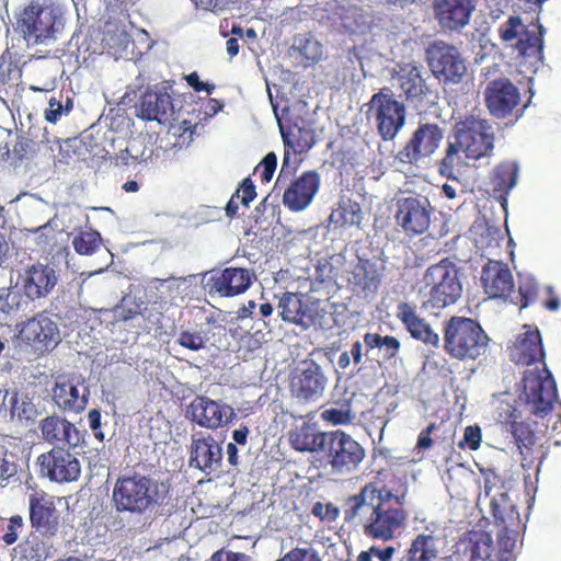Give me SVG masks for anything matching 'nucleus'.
<instances>
[{
  "label": "nucleus",
  "mask_w": 561,
  "mask_h": 561,
  "mask_svg": "<svg viewBox=\"0 0 561 561\" xmlns=\"http://www.w3.org/2000/svg\"><path fill=\"white\" fill-rule=\"evenodd\" d=\"M57 16V9L53 3L32 1L23 10L19 27L26 41L43 43L54 36Z\"/></svg>",
  "instance_id": "nucleus-10"
},
{
  "label": "nucleus",
  "mask_w": 561,
  "mask_h": 561,
  "mask_svg": "<svg viewBox=\"0 0 561 561\" xmlns=\"http://www.w3.org/2000/svg\"><path fill=\"white\" fill-rule=\"evenodd\" d=\"M329 432L318 431L313 425L304 423L288 434L290 446L300 453H320L322 455Z\"/></svg>",
  "instance_id": "nucleus-35"
},
{
  "label": "nucleus",
  "mask_w": 561,
  "mask_h": 561,
  "mask_svg": "<svg viewBox=\"0 0 561 561\" xmlns=\"http://www.w3.org/2000/svg\"><path fill=\"white\" fill-rule=\"evenodd\" d=\"M319 186L320 175L306 171L285 190L283 203L291 211H301L312 202Z\"/></svg>",
  "instance_id": "nucleus-27"
},
{
  "label": "nucleus",
  "mask_w": 561,
  "mask_h": 561,
  "mask_svg": "<svg viewBox=\"0 0 561 561\" xmlns=\"http://www.w3.org/2000/svg\"><path fill=\"white\" fill-rule=\"evenodd\" d=\"M262 167L261 181L262 183H268L277 167V157L274 152H268L260 163Z\"/></svg>",
  "instance_id": "nucleus-61"
},
{
  "label": "nucleus",
  "mask_w": 561,
  "mask_h": 561,
  "mask_svg": "<svg viewBox=\"0 0 561 561\" xmlns=\"http://www.w3.org/2000/svg\"><path fill=\"white\" fill-rule=\"evenodd\" d=\"M176 342L191 351H199L205 347L204 337L199 332L182 331Z\"/></svg>",
  "instance_id": "nucleus-58"
},
{
  "label": "nucleus",
  "mask_w": 561,
  "mask_h": 561,
  "mask_svg": "<svg viewBox=\"0 0 561 561\" xmlns=\"http://www.w3.org/2000/svg\"><path fill=\"white\" fill-rule=\"evenodd\" d=\"M432 213L433 207L426 196L410 195L397 199L394 218L403 232L413 238L428 230Z\"/></svg>",
  "instance_id": "nucleus-11"
},
{
  "label": "nucleus",
  "mask_w": 561,
  "mask_h": 561,
  "mask_svg": "<svg viewBox=\"0 0 561 561\" xmlns=\"http://www.w3.org/2000/svg\"><path fill=\"white\" fill-rule=\"evenodd\" d=\"M146 159L145 151H140L138 148V141L131 140L124 149L110 157V164L119 172H126L135 169Z\"/></svg>",
  "instance_id": "nucleus-42"
},
{
  "label": "nucleus",
  "mask_w": 561,
  "mask_h": 561,
  "mask_svg": "<svg viewBox=\"0 0 561 561\" xmlns=\"http://www.w3.org/2000/svg\"><path fill=\"white\" fill-rule=\"evenodd\" d=\"M186 415L192 422L208 430L224 427L236 417L229 404L206 396L195 397L187 407Z\"/></svg>",
  "instance_id": "nucleus-18"
},
{
  "label": "nucleus",
  "mask_w": 561,
  "mask_h": 561,
  "mask_svg": "<svg viewBox=\"0 0 561 561\" xmlns=\"http://www.w3.org/2000/svg\"><path fill=\"white\" fill-rule=\"evenodd\" d=\"M321 420L332 425H347L355 419L350 408L336 409L330 408L321 412Z\"/></svg>",
  "instance_id": "nucleus-51"
},
{
  "label": "nucleus",
  "mask_w": 561,
  "mask_h": 561,
  "mask_svg": "<svg viewBox=\"0 0 561 561\" xmlns=\"http://www.w3.org/2000/svg\"><path fill=\"white\" fill-rule=\"evenodd\" d=\"M481 442V431L478 426H468L465 430L463 439L459 444L460 447L467 445L471 450H477Z\"/></svg>",
  "instance_id": "nucleus-62"
},
{
  "label": "nucleus",
  "mask_w": 561,
  "mask_h": 561,
  "mask_svg": "<svg viewBox=\"0 0 561 561\" xmlns=\"http://www.w3.org/2000/svg\"><path fill=\"white\" fill-rule=\"evenodd\" d=\"M14 551L25 561H42L43 559V543L36 538L23 540L14 548Z\"/></svg>",
  "instance_id": "nucleus-48"
},
{
  "label": "nucleus",
  "mask_w": 561,
  "mask_h": 561,
  "mask_svg": "<svg viewBox=\"0 0 561 561\" xmlns=\"http://www.w3.org/2000/svg\"><path fill=\"white\" fill-rule=\"evenodd\" d=\"M31 527L43 537H55L60 527V516L54 497L44 491L28 496Z\"/></svg>",
  "instance_id": "nucleus-19"
},
{
  "label": "nucleus",
  "mask_w": 561,
  "mask_h": 561,
  "mask_svg": "<svg viewBox=\"0 0 561 561\" xmlns=\"http://www.w3.org/2000/svg\"><path fill=\"white\" fill-rule=\"evenodd\" d=\"M511 360L517 365L530 366L537 362L542 368L527 369L522 380L519 399L538 416L548 415L558 398L557 385L545 363V351L538 329L520 334L510 348Z\"/></svg>",
  "instance_id": "nucleus-2"
},
{
  "label": "nucleus",
  "mask_w": 561,
  "mask_h": 561,
  "mask_svg": "<svg viewBox=\"0 0 561 561\" xmlns=\"http://www.w3.org/2000/svg\"><path fill=\"white\" fill-rule=\"evenodd\" d=\"M367 107L368 118L374 121L380 138L393 140L405 124V105L394 98L390 88L385 87L373 94Z\"/></svg>",
  "instance_id": "nucleus-7"
},
{
  "label": "nucleus",
  "mask_w": 561,
  "mask_h": 561,
  "mask_svg": "<svg viewBox=\"0 0 561 561\" xmlns=\"http://www.w3.org/2000/svg\"><path fill=\"white\" fill-rule=\"evenodd\" d=\"M489 336L471 318L454 316L444 327V348L457 359H476L485 350Z\"/></svg>",
  "instance_id": "nucleus-6"
},
{
  "label": "nucleus",
  "mask_w": 561,
  "mask_h": 561,
  "mask_svg": "<svg viewBox=\"0 0 561 561\" xmlns=\"http://www.w3.org/2000/svg\"><path fill=\"white\" fill-rule=\"evenodd\" d=\"M433 10L442 28L459 31L469 23L474 3L473 0H434Z\"/></svg>",
  "instance_id": "nucleus-25"
},
{
  "label": "nucleus",
  "mask_w": 561,
  "mask_h": 561,
  "mask_svg": "<svg viewBox=\"0 0 561 561\" xmlns=\"http://www.w3.org/2000/svg\"><path fill=\"white\" fill-rule=\"evenodd\" d=\"M210 561H251V558L242 552L221 549L213 553Z\"/></svg>",
  "instance_id": "nucleus-64"
},
{
  "label": "nucleus",
  "mask_w": 561,
  "mask_h": 561,
  "mask_svg": "<svg viewBox=\"0 0 561 561\" xmlns=\"http://www.w3.org/2000/svg\"><path fill=\"white\" fill-rule=\"evenodd\" d=\"M397 549L393 546H387L385 548L371 546L368 550L362 551L357 556L356 561H373L374 558L379 561H391Z\"/></svg>",
  "instance_id": "nucleus-53"
},
{
  "label": "nucleus",
  "mask_w": 561,
  "mask_h": 561,
  "mask_svg": "<svg viewBox=\"0 0 561 561\" xmlns=\"http://www.w3.org/2000/svg\"><path fill=\"white\" fill-rule=\"evenodd\" d=\"M18 472V466L12 460V455H9L8 448L0 444V480L8 481Z\"/></svg>",
  "instance_id": "nucleus-57"
},
{
  "label": "nucleus",
  "mask_w": 561,
  "mask_h": 561,
  "mask_svg": "<svg viewBox=\"0 0 561 561\" xmlns=\"http://www.w3.org/2000/svg\"><path fill=\"white\" fill-rule=\"evenodd\" d=\"M519 103L520 93L508 79L493 80V117L510 118L506 125H513L523 114Z\"/></svg>",
  "instance_id": "nucleus-26"
},
{
  "label": "nucleus",
  "mask_w": 561,
  "mask_h": 561,
  "mask_svg": "<svg viewBox=\"0 0 561 561\" xmlns=\"http://www.w3.org/2000/svg\"><path fill=\"white\" fill-rule=\"evenodd\" d=\"M501 491L493 495V524L499 528L496 561H515L514 549L520 529V516L512 495L516 491L511 480L501 479L493 471V489Z\"/></svg>",
  "instance_id": "nucleus-4"
},
{
  "label": "nucleus",
  "mask_w": 561,
  "mask_h": 561,
  "mask_svg": "<svg viewBox=\"0 0 561 561\" xmlns=\"http://www.w3.org/2000/svg\"><path fill=\"white\" fill-rule=\"evenodd\" d=\"M469 556V561H490L491 535L483 529L473 528L456 543V552Z\"/></svg>",
  "instance_id": "nucleus-36"
},
{
  "label": "nucleus",
  "mask_w": 561,
  "mask_h": 561,
  "mask_svg": "<svg viewBox=\"0 0 561 561\" xmlns=\"http://www.w3.org/2000/svg\"><path fill=\"white\" fill-rule=\"evenodd\" d=\"M422 283L421 291L426 297L422 307L425 309H444L451 306L462 293L458 270L449 259H444L427 267Z\"/></svg>",
  "instance_id": "nucleus-5"
},
{
  "label": "nucleus",
  "mask_w": 561,
  "mask_h": 561,
  "mask_svg": "<svg viewBox=\"0 0 561 561\" xmlns=\"http://www.w3.org/2000/svg\"><path fill=\"white\" fill-rule=\"evenodd\" d=\"M518 165L514 161L500 163L493 174V193H499L496 198L504 211V216H507V194L516 185L518 178Z\"/></svg>",
  "instance_id": "nucleus-37"
},
{
  "label": "nucleus",
  "mask_w": 561,
  "mask_h": 561,
  "mask_svg": "<svg viewBox=\"0 0 561 561\" xmlns=\"http://www.w3.org/2000/svg\"><path fill=\"white\" fill-rule=\"evenodd\" d=\"M443 138V128L437 124L422 123L397 152L394 159L402 164H416L421 160L431 157L439 147Z\"/></svg>",
  "instance_id": "nucleus-12"
},
{
  "label": "nucleus",
  "mask_w": 561,
  "mask_h": 561,
  "mask_svg": "<svg viewBox=\"0 0 561 561\" xmlns=\"http://www.w3.org/2000/svg\"><path fill=\"white\" fill-rule=\"evenodd\" d=\"M298 50L305 59V67L318 62L323 55L322 45L314 38H305L298 46Z\"/></svg>",
  "instance_id": "nucleus-50"
},
{
  "label": "nucleus",
  "mask_w": 561,
  "mask_h": 561,
  "mask_svg": "<svg viewBox=\"0 0 561 561\" xmlns=\"http://www.w3.org/2000/svg\"><path fill=\"white\" fill-rule=\"evenodd\" d=\"M408 517L404 495H394L391 490L378 488L374 482L348 496L344 504L345 520L359 525L363 533L373 539H393L405 528Z\"/></svg>",
  "instance_id": "nucleus-1"
},
{
  "label": "nucleus",
  "mask_w": 561,
  "mask_h": 561,
  "mask_svg": "<svg viewBox=\"0 0 561 561\" xmlns=\"http://www.w3.org/2000/svg\"><path fill=\"white\" fill-rule=\"evenodd\" d=\"M254 280H256V275L253 270L230 266L213 272L206 286L209 294L234 297L245 293Z\"/></svg>",
  "instance_id": "nucleus-20"
},
{
  "label": "nucleus",
  "mask_w": 561,
  "mask_h": 561,
  "mask_svg": "<svg viewBox=\"0 0 561 561\" xmlns=\"http://www.w3.org/2000/svg\"><path fill=\"white\" fill-rule=\"evenodd\" d=\"M173 113V100L162 90L148 89L135 104V115L145 122L162 124L170 121Z\"/></svg>",
  "instance_id": "nucleus-23"
},
{
  "label": "nucleus",
  "mask_w": 561,
  "mask_h": 561,
  "mask_svg": "<svg viewBox=\"0 0 561 561\" xmlns=\"http://www.w3.org/2000/svg\"><path fill=\"white\" fill-rule=\"evenodd\" d=\"M42 437L49 444L62 443L68 448L80 445L82 436L79 430L70 421L58 415H49L39 422Z\"/></svg>",
  "instance_id": "nucleus-30"
},
{
  "label": "nucleus",
  "mask_w": 561,
  "mask_h": 561,
  "mask_svg": "<svg viewBox=\"0 0 561 561\" xmlns=\"http://www.w3.org/2000/svg\"><path fill=\"white\" fill-rule=\"evenodd\" d=\"M426 61L433 76L445 82L458 83L467 71L458 49L443 41H436L426 48Z\"/></svg>",
  "instance_id": "nucleus-14"
},
{
  "label": "nucleus",
  "mask_w": 561,
  "mask_h": 561,
  "mask_svg": "<svg viewBox=\"0 0 561 561\" xmlns=\"http://www.w3.org/2000/svg\"><path fill=\"white\" fill-rule=\"evenodd\" d=\"M144 305L141 299L130 295L124 296L113 309L114 318L117 321L131 320L141 314Z\"/></svg>",
  "instance_id": "nucleus-47"
},
{
  "label": "nucleus",
  "mask_w": 561,
  "mask_h": 561,
  "mask_svg": "<svg viewBox=\"0 0 561 561\" xmlns=\"http://www.w3.org/2000/svg\"><path fill=\"white\" fill-rule=\"evenodd\" d=\"M22 296L12 287L0 288V313L10 316L20 309Z\"/></svg>",
  "instance_id": "nucleus-49"
},
{
  "label": "nucleus",
  "mask_w": 561,
  "mask_h": 561,
  "mask_svg": "<svg viewBox=\"0 0 561 561\" xmlns=\"http://www.w3.org/2000/svg\"><path fill=\"white\" fill-rule=\"evenodd\" d=\"M385 266L369 259L359 257L347 275V283L354 291L374 295L378 291Z\"/></svg>",
  "instance_id": "nucleus-28"
},
{
  "label": "nucleus",
  "mask_w": 561,
  "mask_h": 561,
  "mask_svg": "<svg viewBox=\"0 0 561 561\" xmlns=\"http://www.w3.org/2000/svg\"><path fill=\"white\" fill-rule=\"evenodd\" d=\"M328 379L321 366L314 360H304L289 377V391L300 403L318 401L327 387Z\"/></svg>",
  "instance_id": "nucleus-13"
},
{
  "label": "nucleus",
  "mask_w": 561,
  "mask_h": 561,
  "mask_svg": "<svg viewBox=\"0 0 561 561\" xmlns=\"http://www.w3.org/2000/svg\"><path fill=\"white\" fill-rule=\"evenodd\" d=\"M102 244V238L100 232L96 230L80 231L72 239V247L75 251L80 255H92L94 254Z\"/></svg>",
  "instance_id": "nucleus-45"
},
{
  "label": "nucleus",
  "mask_w": 561,
  "mask_h": 561,
  "mask_svg": "<svg viewBox=\"0 0 561 561\" xmlns=\"http://www.w3.org/2000/svg\"><path fill=\"white\" fill-rule=\"evenodd\" d=\"M364 343L367 347V351L374 350V348H380L383 351V358L386 360H390L394 358L400 348L401 343L400 341L392 335H380L378 333H370L367 332L363 336Z\"/></svg>",
  "instance_id": "nucleus-44"
},
{
  "label": "nucleus",
  "mask_w": 561,
  "mask_h": 561,
  "mask_svg": "<svg viewBox=\"0 0 561 561\" xmlns=\"http://www.w3.org/2000/svg\"><path fill=\"white\" fill-rule=\"evenodd\" d=\"M36 465L39 474L51 482L69 483L77 481L81 474V465L78 458L70 453V448L55 446L37 457Z\"/></svg>",
  "instance_id": "nucleus-15"
},
{
  "label": "nucleus",
  "mask_w": 561,
  "mask_h": 561,
  "mask_svg": "<svg viewBox=\"0 0 561 561\" xmlns=\"http://www.w3.org/2000/svg\"><path fill=\"white\" fill-rule=\"evenodd\" d=\"M283 321L296 324H306L310 320L308 308L304 304L302 295L298 293H284L277 305Z\"/></svg>",
  "instance_id": "nucleus-38"
},
{
  "label": "nucleus",
  "mask_w": 561,
  "mask_h": 561,
  "mask_svg": "<svg viewBox=\"0 0 561 561\" xmlns=\"http://www.w3.org/2000/svg\"><path fill=\"white\" fill-rule=\"evenodd\" d=\"M397 318L403 323L407 331L415 340L432 346H437L439 336L431 325L416 313V307L402 301L397 307Z\"/></svg>",
  "instance_id": "nucleus-33"
},
{
  "label": "nucleus",
  "mask_w": 561,
  "mask_h": 561,
  "mask_svg": "<svg viewBox=\"0 0 561 561\" xmlns=\"http://www.w3.org/2000/svg\"><path fill=\"white\" fill-rule=\"evenodd\" d=\"M496 413H497V422L510 426L513 421H517L520 417V412H518L516 407V399L511 393H503L500 398L496 399Z\"/></svg>",
  "instance_id": "nucleus-46"
},
{
  "label": "nucleus",
  "mask_w": 561,
  "mask_h": 561,
  "mask_svg": "<svg viewBox=\"0 0 561 561\" xmlns=\"http://www.w3.org/2000/svg\"><path fill=\"white\" fill-rule=\"evenodd\" d=\"M185 81L187 84L193 88L195 92H207L208 94H211L215 90V84L209 82H203L199 80V76L196 71L191 72L185 76Z\"/></svg>",
  "instance_id": "nucleus-63"
},
{
  "label": "nucleus",
  "mask_w": 561,
  "mask_h": 561,
  "mask_svg": "<svg viewBox=\"0 0 561 561\" xmlns=\"http://www.w3.org/2000/svg\"><path fill=\"white\" fill-rule=\"evenodd\" d=\"M518 291V301H511L514 302L515 305H519V308L523 309L535 300L538 293V286L533 279H527L519 284Z\"/></svg>",
  "instance_id": "nucleus-55"
},
{
  "label": "nucleus",
  "mask_w": 561,
  "mask_h": 561,
  "mask_svg": "<svg viewBox=\"0 0 561 561\" xmlns=\"http://www.w3.org/2000/svg\"><path fill=\"white\" fill-rule=\"evenodd\" d=\"M88 397L89 390L85 387H82V392H80L79 385L66 376H58L51 389L54 402L64 412L79 413L83 411L88 404Z\"/></svg>",
  "instance_id": "nucleus-29"
},
{
  "label": "nucleus",
  "mask_w": 561,
  "mask_h": 561,
  "mask_svg": "<svg viewBox=\"0 0 561 561\" xmlns=\"http://www.w3.org/2000/svg\"><path fill=\"white\" fill-rule=\"evenodd\" d=\"M363 219L362 208L356 202H348L340 204L337 208L333 209L329 220L336 227H352L359 226Z\"/></svg>",
  "instance_id": "nucleus-43"
},
{
  "label": "nucleus",
  "mask_w": 561,
  "mask_h": 561,
  "mask_svg": "<svg viewBox=\"0 0 561 561\" xmlns=\"http://www.w3.org/2000/svg\"><path fill=\"white\" fill-rule=\"evenodd\" d=\"M465 148L455 135L447 140L445 154L437 162L438 173L447 179H456V171L465 164L462 160Z\"/></svg>",
  "instance_id": "nucleus-41"
},
{
  "label": "nucleus",
  "mask_w": 561,
  "mask_h": 561,
  "mask_svg": "<svg viewBox=\"0 0 561 561\" xmlns=\"http://www.w3.org/2000/svg\"><path fill=\"white\" fill-rule=\"evenodd\" d=\"M24 527V520L21 515H13L9 518V524L3 529L0 539L5 546H12L19 539V533Z\"/></svg>",
  "instance_id": "nucleus-54"
},
{
  "label": "nucleus",
  "mask_w": 561,
  "mask_h": 561,
  "mask_svg": "<svg viewBox=\"0 0 561 561\" xmlns=\"http://www.w3.org/2000/svg\"><path fill=\"white\" fill-rule=\"evenodd\" d=\"M501 241L505 243V256L500 255L493 259V270L496 272L493 277V299L507 300L515 290L513 275L506 263V261H514L515 242L512 237L506 240L501 238Z\"/></svg>",
  "instance_id": "nucleus-32"
},
{
  "label": "nucleus",
  "mask_w": 561,
  "mask_h": 561,
  "mask_svg": "<svg viewBox=\"0 0 561 561\" xmlns=\"http://www.w3.org/2000/svg\"><path fill=\"white\" fill-rule=\"evenodd\" d=\"M421 71L422 66L415 62L399 64L394 69L392 77L398 79L407 101L422 102L431 93Z\"/></svg>",
  "instance_id": "nucleus-31"
},
{
  "label": "nucleus",
  "mask_w": 561,
  "mask_h": 561,
  "mask_svg": "<svg viewBox=\"0 0 561 561\" xmlns=\"http://www.w3.org/2000/svg\"><path fill=\"white\" fill-rule=\"evenodd\" d=\"M234 195L237 198H240L242 205L248 207L249 204L256 197L255 186L251 179H244Z\"/></svg>",
  "instance_id": "nucleus-60"
},
{
  "label": "nucleus",
  "mask_w": 561,
  "mask_h": 561,
  "mask_svg": "<svg viewBox=\"0 0 561 561\" xmlns=\"http://www.w3.org/2000/svg\"><path fill=\"white\" fill-rule=\"evenodd\" d=\"M19 337L41 353L53 351L61 341L57 323L45 311L23 322Z\"/></svg>",
  "instance_id": "nucleus-16"
},
{
  "label": "nucleus",
  "mask_w": 561,
  "mask_h": 561,
  "mask_svg": "<svg viewBox=\"0 0 561 561\" xmlns=\"http://www.w3.org/2000/svg\"><path fill=\"white\" fill-rule=\"evenodd\" d=\"M23 293L31 300L48 296L55 288L58 277L48 264H33L20 275Z\"/></svg>",
  "instance_id": "nucleus-24"
},
{
  "label": "nucleus",
  "mask_w": 561,
  "mask_h": 561,
  "mask_svg": "<svg viewBox=\"0 0 561 561\" xmlns=\"http://www.w3.org/2000/svg\"><path fill=\"white\" fill-rule=\"evenodd\" d=\"M311 513L321 520L328 522H333L339 516V510L332 503L323 504L321 502H316L312 506Z\"/></svg>",
  "instance_id": "nucleus-59"
},
{
  "label": "nucleus",
  "mask_w": 561,
  "mask_h": 561,
  "mask_svg": "<svg viewBox=\"0 0 561 561\" xmlns=\"http://www.w3.org/2000/svg\"><path fill=\"white\" fill-rule=\"evenodd\" d=\"M536 31L529 30L528 26L523 24L520 16L511 15L505 23L499 27V36L504 43L514 44L515 50L518 56L536 61L543 60V37L545 27L537 22Z\"/></svg>",
  "instance_id": "nucleus-9"
},
{
  "label": "nucleus",
  "mask_w": 561,
  "mask_h": 561,
  "mask_svg": "<svg viewBox=\"0 0 561 561\" xmlns=\"http://www.w3.org/2000/svg\"><path fill=\"white\" fill-rule=\"evenodd\" d=\"M366 457L365 448L342 430L329 431L322 460L332 473L348 474L358 469Z\"/></svg>",
  "instance_id": "nucleus-8"
},
{
  "label": "nucleus",
  "mask_w": 561,
  "mask_h": 561,
  "mask_svg": "<svg viewBox=\"0 0 561 561\" xmlns=\"http://www.w3.org/2000/svg\"><path fill=\"white\" fill-rule=\"evenodd\" d=\"M168 481L138 471L119 476L113 486L112 502L117 513L144 515L169 503Z\"/></svg>",
  "instance_id": "nucleus-3"
},
{
  "label": "nucleus",
  "mask_w": 561,
  "mask_h": 561,
  "mask_svg": "<svg viewBox=\"0 0 561 561\" xmlns=\"http://www.w3.org/2000/svg\"><path fill=\"white\" fill-rule=\"evenodd\" d=\"M438 538L432 534H419L405 550V561H435L439 554Z\"/></svg>",
  "instance_id": "nucleus-39"
},
{
  "label": "nucleus",
  "mask_w": 561,
  "mask_h": 561,
  "mask_svg": "<svg viewBox=\"0 0 561 561\" xmlns=\"http://www.w3.org/2000/svg\"><path fill=\"white\" fill-rule=\"evenodd\" d=\"M222 462V447L210 434L193 435L190 447V466L206 474L217 471Z\"/></svg>",
  "instance_id": "nucleus-22"
},
{
  "label": "nucleus",
  "mask_w": 561,
  "mask_h": 561,
  "mask_svg": "<svg viewBox=\"0 0 561 561\" xmlns=\"http://www.w3.org/2000/svg\"><path fill=\"white\" fill-rule=\"evenodd\" d=\"M489 124L485 119L468 116L455 125L454 135L465 148V158L478 160L491 149Z\"/></svg>",
  "instance_id": "nucleus-17"
},
{
  "label": "nucleus",
  "mask_w": 561,
  "mask_h": 561,
  "mask_svg": "<svg viewBox=\"0 0 561 561\" xmlns=\"http://www.w3.org/2000/svg\"><path fill=\"white\" fill-rule=\"evenodd\" d=\"M280 134L285 147L298 154L307 152L316 142L314 133L310 127L294 124L285 129L280 125Z\"/></svg>",
  "instance_id": "nucleus-40"
},
{
  "label": "nucleus",
  "mask_w": 561,
  "mask_h": 561,
  "mask_svg": "<svg viewBox=\"0 0 561 561\" xmlns=\"http://www.w3.org/2000/svg\"><path fill=\"white\" fill-rule=\"evenodd\" d=\"M277 561H322L319 552L311 546L295 547Z\"/></svg>",
  "instance_id": "nucleus-52"
},
{
  "label": "nucleus",
  "mask_w": 561,
  "mask_h": 561,
  "mask_svg": "<svg viewBox=\"0 0 561 561\" xmlns=\"http://www.w3.org/2000/svg\"><path fill=\"white\" fill-rule=\"evenodd\" d=\"M72 108V101L67 100L66 106L61 104L59 100L56 98H50L49 100V106L45 111V119L49 123H57L62 114H68Z\"/></svg>",
  "instance_id": "nucleus-56"
},
{
  "label": "nucleus",
  "mask_w": 561,
  "mask_h": 561,
  "mask_svg": "<svg viewBox=\"0 0 561 561\" xmlns=\"http://www.w3.org/2000/svg\"><path fill=\"white\" fill-rule=\"evenodd\" d=\"M536 422L533 424L525 421H513L507 427V431L512 434L515 445L522 456V465L524 467H531L535 462L536 449L538 445V435L534 428Z\"/></svg>",
  "instance_id": "nucleus-34"
},
{
  "label": "nucleus",
  "mask_w": 561,
  "mask_h": 561,
  "mask_svg": "<svg viewBox=\"0 0 561 561\" xmlns=\"http://www.w3.org/2000/svg\"><path fill=\"white\" fill-rule=\"evenodd\" d=\"M469 238L474 250L469 259L471 266L477 270L481 267V283L488 293L491 268V224L485 217L477 218L469 229Z\"/></svg>",
  "instance_id": "nucleus-21"
}]
</instances>
